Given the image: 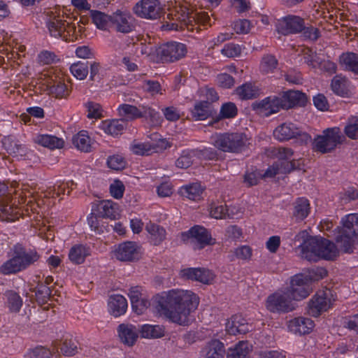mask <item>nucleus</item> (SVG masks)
I'll return each mask as SVG.
<instances>
[{"instance_id":"nucleus-1","label":"nucleus","mask_w":358,"mask_h":358,"mask_svg":"<svg viewBox=\"0 0 358 358\" xmlns=\"http://www.w3.org/2000/svg\"><path fill=\"white\" fill-rule=\"evenodd\" d=\"M134 13L146 19H157L163 15L169 21L163 25L167 30L193 31L197 25H211L210 16L205 12L189 11L186 7L169 9L166 13L158 0H142L134 8Z\"/></svg>"},{"instance_id":"nucleus-2","label":"nucleus","mask_w":358,"mask_h":358,"mask_svg":"<svg viewBox=\"0 0 358 358\" xmlns=\"http://www.w3.org/2000/svg\"><path fill=\"white\" fill-rule=\"evenodd\" d=\"M158 313L171 322L186 326L189 315L199 305V299L192 292L171 289L158 294L155 298Z\"/></svg>"},{"instance_id":"nucleus-3","label":"nucleus","mask_w":358,"mask_h":358,"mask_svg":"<svg viewBox=\"0 0 358 358\" xmlns=\"http://www.w3.org/2000/svg\"><path fill=\"white\" fill-rule=\"evenodd\" d=\"M296 242H301V257L310 262H317L320 258L334 259L338 253L334 243L322 237L309 236L306 231H301L294 238Z\"/></svg>"},{"instance_id":"nucleus-4","label":"nucleus","mask_w":358,"mask_h":358,"mask_svg":"<svg viewBox=\"0 0 358 358\" xmlns=\"http://www.w3.org/2000/svg\"><path fill=\"white\" fill-rule=\"evenodd\" d=\"M210 141L219 150L236 154L246 150L250 144L246 134L241 132L215 134Z\"/></svg>"},{"instance_id":"nucleus-5","label":"nucleus","mask_w":358,"mask_h":358,"mask_svg":"<svg viewBox=\"0 0 358 358\" xmlns=\"http://www.w3.org/2000/svg\"><path fill=\"white\" fill-rule=\"evenodd\" d=\"M342 227L336 228L335 240L337 245L345 252L350 253L358 236V214H349L341 220Z\"/></svg>"},{"instance_id":"nucleus-6","label":"nucleus","mask_w":358,"mask_h":358,"mask_svg":"<svg viewBox=\"0 0 358 358\" xmlns=\"http://www.w3.org/2000/svg\"><path fill=\"white\" fill-rule=\"evenodd\" d=\"M344 140L345 136L338 127L327 128L322 131V134L315 137L314 149L323 154L329 153L334 150Z\"/></svg>"},{"instance_id":"nucleus-7","label":"nucleus","mask_w":358,"mask_h":358,"mask_svg":"<svg viewBox=\"0 0 358 358\" xmlns=\"http://www.w3.org/2000/svg\"><path fill=\"white\" fill-rule=\"evenodd\" d=\"M46 26L50 34L55 38H62L67 41L72 40V36L76 27L71 25L66 20H62L59 15H56L52 12H48L46 19Z\"/></svg>"},{"instance_id":"nucleus-8","label":"nucleus","mask_w":358,"mask_h":358,"mask_svg":"<svg viewBox=\"0 0 358 358\" xmlns=\"http://www.w3.org/2000/svg\"><path fill=\"white\" fill-rule=\"evenodd\" d=\"M273 136L280 141L299 138L302 143H307L311 141V136L308 133L292 122H285L277 127L273 131Z\"/></svg>"},{"instance_id":"nucleus-9","label":"nucleus","mask_w":358,"mask_h":358,"mask_svg":"<svg viewBox=\"0 0 358 358\" xmlns=\"http://www.w3.org/2000/svg\"><path fill=\"white\" fill-rule=\"evenodd\" d=\"M285 290L293 301H300L308 297L313 289L308 275L296 274L291 278L290 285Z\"/></svg>"},{"instance_id":"nucleus-10","label":"nucleus","mask_w":358,"mask_h":358,"mask_svg":"<svg viewBox=\"0 0 358 358\" xmlns=\"http://www.w3.org/2000/svg\"><path fill=\"white\" fill-rule=\"evenodd\" d=\"M266 306L270 312L278 313H288L295 309L294 301L286 290L268 296Z\"/></svg>"},{"instance_id":"nucleus-11","label":"nucleus","mask_w":358,"mask_h":358,"mask_svg":"<svg viewBox=\"0 0 358 358\" xmlns=\"http://www.w3.org/2000/svg\"><path fill=\"white\" fill-rule=\"evenodd\" d=\"M335 301L333 292L329 289L321 290L316 293L309 302V314L317 317L323 311H327Z\"/></svg>"},{"instance_id":"nucleus-12","label":"nucleus","mask_w":358,"mask_h":358,"mask_svg":"<svg viewBox=\"0 0 358 358\" xmlns=\"http://www.w3.org/2000/svg\"><path fill=\"white\" fill-rule=\"evenodd\" d=\"M181 240L184 243H196L197 247L195 249H202L206 245L214 243L208 230L199 225H195L189 230L181 233Z\"/></svg>"},{"instance_id":"nucleus-13","label":"nucleus","mask_w":358,"mask_h":358,"mask_svg":"<svg viewBox=\"0 0 358 358\" xmlns=\"http://www.w3.org/2000/svg\"><path fill=\"white\" fill-rule=\"evenodd\" d=\"M275 30L278 33L287 36L301 33L304 27V19L294 15H288L278 19L275 24Z\"/></svg>"},{"instance_id":"nucleus-14","label":"nucleus","mask_w":358,"mask_h":358,"mask_svg":"<svg viewBox=\"0 0 358 358\" xmlns=\"http://www.w3.org/2000/svg\"><path fill=\"white\" fill-rule=\"evenodd\" d=\"M252 108L259 115L268 117L283 109V104L280 95L270 96L264 99L255 101L252 104Z\"/></svg>"},{"instance_id":"nucleus-15","label":"nucleus","mask_w":358,"mask_h":358,"mask_svg":"<svg viewBox=\"0 0 358 358\" xmlns=\"http://www.w3.org/2000/svg\"><path fill=\"white\" fill-rule=\"evenodd\" d=\"M187 53L186 45L181 43L170 42L159 47L157 55L164 62H173L184 57Z\"/></svg>"},{"instance_id":"nucleus-16","label":"nucleus","mask_w":358,"mask_h":358,"mask_svg":"<svg viewBox=\"0 0 358 358\" xmlns=\"http://www.w3.org/2000/svg\"><path fill=\"white\" fill-rule=\"evenodd\" d=\"M115 257L121 262H135L141 257V247L136 243L127 241L119 244L114 250Z\"/></svg>"},{"instance_id":"nucleus-17","label":"nucleus","mask_w":358,"mask_h":358,"mask_svg":"<svg viewBox=\"0 0 358 358\" xmlns=\"http://www.w3.org/2000/svg\"><path fill=\"white\" fill-rule=\"evenodd\" d=\"M111 28L117 32L128 34L134 28L133 18L127 13L117 10L112 14Z\"/></svg>"},{"instance_id":"nucleus-18","label":"nucleus","mask_w":358,"mask_h":358,"mask_svg":"<svg viewBox=\"0 0 358 358\" xmlns=\"http://www.w3.org/2000/svg\"><path fill=\"white\" fill-rule=\"evenodd\" d=\"M274 155L278 159V164L284 173H289L299 166L298 161L292 159L294 152L291 148L280 147L276 149Z\"/></svg>"},{"instance_id":"nucleus-19","label":"nucleus","mask_w":358,"mask_h":358,"mask_svg":"<svg viewBox=\"0 0 358 358\" xmlns=\"http://www.w3.org/2000/svg\"><path fill=\"white\" fill-rule=\"evenodd\" d=\"M141 110L137 107L129 104H122L118 107L119 115L122 117L125 121L133 120L144 115L155 116V111L150 107H143Z\"/></svg>"},{"instance_id":"nucleus-20","label":"nucleus","mask_w":358,"mask_h":358,"mask_svg":"<svg viewBox=\"0 0 358 358\" xmlns=\"http://www.w3.org/2000/svg\"><path fill=\"white\" fill-rule=\"evenodd\" d=\"M280 95L282 98L284 110L295 106H304L307 102L306 94L298 90H288Z\"/></svg>"},{"instance_id":"nucleus-21","label":"nucleus","mask_w":358,"mask_h":358,"mask_svg":"<svg viewBox=\"0 0 358 358\" xmlns=\"http://www.w3.org/2000/svg\"><path fill=\"white\" fill-rule=\"evenodd\" d=\"M182 278L209 284L213 279V273L208 269L201 268H187L180 271Z\"/></svg>"},{"instance_id":"nucleus-22","label":"nucleus","mask_w":358,"mask_h":358,"mask_svg":"<svg viewBox=\"0 0 358 358\" xmlns=\"http://www.w3.org/2000/svg\"><path fill=\"white\" fill-rule=\"evenodd\" d=\"M2 143L6 152L13 157H25L29 152L28 148L13 136H5Z\"/></svg>"},{"instance_id":"nucleus-23","label":"nucleus","mask_w":358,"mask_h":358,"mask_svg":"<svg viewBox=\"0 0 358 358\" xmlns=\"http://www.w3.org/2000/svg\"><path fill=\"white\" fill-rule=\"evenodd\" d=\"M117 333L122 343L132 346L138 337L139 329L130 324H121L117 327Z\"/></svg>"},{"instance_id":"nucleus-24","label":"nucleus","mask_w":358,"mask_h":358,"mask_svg":"<svg viewBox=\"0 0 358 358\" xmlns=\"http://www.w3.org/2000/svg\"><path fill=\"white\" fill-rule=\"evenodd\" d=\"M288 327L294 334H306L313 329L314 322L310 318L300 317L291 320L289 322Z\"/></svg>"},{"instance_id":"nucleus-25","label":"nucleus","mask_w":358,"mask_h":358,"mask_svg":"<svg viewBox=\"0 0 358 358\" xmlns=\"http://www.w3.org/2000/svg\"><path fill=\"white\" fill-rule=\"evenodd\" d=\"M24 270L25 268L20 259L16 248L14 249L12 258L4 262L0 267V272L4 275L14 274Z\"/></svg>"},{"instance_id":"nucleus-26","label":"nucleus","mask_w":358,"mask_h":358,"mask_svg":"<svg viewBox=\"0 0 358 358\" xmlns=\"http://www.w3.org/2000/svg\"><path fill=\"white\" fill-rule=\"evenodd\" d=\"M226 331L231 335L245 334L250 331L246 320L241 315H234L226 323Z\"/></svg>"},{"instance_id":"nucleus-27","label":"nucleus","mask_w":358,"mask_h":358,"mask_svg":"<svg viewBox=\"0 0 358 358\" xmlns=\"http://www.w3.org/2000/svg\"><path fill=\"white\" fill-rule=\"evenodd\" d=\"M338 62L344 71L358 76V54L352 52H343L339 56Z\"/></svg>"},{"instance_id":"nucleus-28","label":"nucleus","mask_w":358,"mask_h":358,"mask_svg":"<svg viewBox=\"0 0 358 358\" xmlns=\"http://www.w3.org/2000/svg\"><path fill=\"white\" fill-rule=\"evenodd\" d=\"M110 313L115 317H119L125 313L127 309V299L120 294H113L108 299Z\"/></svg>"},{"instance_id":"nucleus-29","label":"nucleus","mask_w":358,"mask_h":358,"mask_svg":"<svg viewBox=\"0 0 358 358\" xmlns=\"http://www.w3.org/2000/svg\"><path fill=\"white\" fill-rule=\"evenodd\" d=\"M90 255V248L82 244L73 245L69 252L70 261L75 264H83L85 258Z\"/></svg>"},{"instance_id":"nucleus-30","label":"nucleus","mask_w":358,"mask_h":358,"mask_svg":"<svg viewBox=\"0 0 358 358\" xmlns=\"http://www.w3.org/2000/svg\"><path fill=\"white\" fill-rule=\"evenodd\" d=\"M252 346L248 341H239L227 352V358H247L252 351Z\"/></svg>"},{"instance_id":"nucleus-31","label":"nucleus","mask_w":358,"mask_h":358,"mask_svg":"<svg viewBox=\"0 0 358 358\" xmlns=\"http://www.w3.org/2000/svg\"><path fill=\"white\" fill-rule=\"evenodd\" d=\"M145 229L150 234V242L155 245H159L166 238V230L160 225L150 222L147 224Z\"/></svg>"},{"instance_id":"nucleus-32","label":"nucleus","mask_w":358,"mask_h":358,"mask_svg":"<svg viewBox=\"0 0 358 358\" xmlns=\"http://www.w3.org/2000/svg\"><path fill=\"white\" fill-rule=\"evenodd\" d=\"M92 211H96L97 215L101 217L115 219L117 205L111 201H102L96 205V209L92 208Z\"/></svg>"},{"instance_id":"nucleus-33","label":"nucleus","mask_w":358,"mask_h":358,"mask_svg":"<svg viewBox=\"0 0 358 358\" xmlns=\"http://www.w3.org/2000/svg\"><path fill=\"white\" fill-rule=\"evenodd\" d=\"M74 182L71 180L66 182H57L53 186L50 187L45 192V196L46 197H56L59 196L61 194H69L71 190L73 189Z\"/></svg>"},{"instance_id":"nucleus-34","label":"nucleus","mask_w":358,"mask_h":358,"mask_svg":"<svg viewBox=\"0 0 358 358\" xmlns=\"http://www.w3.org/2000/svg\"><path fill=\"white\" fill-rule=\"evenodd\" d=\"M35 142L51 150L62 148L64 144V141L62 138L48 134L38 135L35 138Z\"/></svg>"},{"instance_id":"nucleus-35","label":"nucleus","mask_w":358,"mask_h":358,"mask_svg":"<svg viewBox=\"0 0 358 358\" xmlns=\"http://www.w3.org/2000/svg\"><path fill=\"white\" fill-rule=\"evenodd\" d=\"M90 15L93 23L96 27L102 30H107L111 28L112 15H107L101 11L90 10Z\"/></svg>"},{"instance_id":"nucleus-36","label":"nucleus","mask_w":358,"mask_h":358,"mask_svg":"<svg viewBox=\"0 0 358 358\" xmlns=\"http://www.w3.org/2000/svg\"><path fill=\"white\" fill-rule=\"evenodd\" d=\"M16 248L20 259L24 264L25 269L34 265L40 259V255L35 250H27L22 247H16Z\"/></svg>"},{"instance_id":"nucleus-37","label":"nucleus","mask_w":358,"mask_h":358,"mask_svg":"<svg viewBox=\"0 0 358 358\" xmlns=\"http://www.w3.org/2000/svg\"><path fill=\"white\" fill-rule=\"evenodd\" d=\"M205 358H223L225 352L224 344L219 340H213L203 349Z\"/></svg>"},{"instance_id":"nucleus-38","label":"nucleus","mask_w":358,"mask_h":358,"mask_svg":"<svg viewBox=\"0 0 358 358\" xmlns=\"http://www.w3.org/2000/svg\"><path fill=\"white\" fill-rule=\"evenodd\" d=\"M127 126L126 121L124 119L113 120L111 121H105L102 123L101 129L105 133L112 136L121 134Z\"/></svg>"},{"instance_id":"nucleus-39","label":"nucleus","mask_w":358,"mask_h":358,"mask_svg":"<svg viewBox=\"0 0 358 358\" xmlns=\"http://www.w3.org/2000/svg\"><path fill=\"white\" fill-rule=\"evenodd\" d=\"M203 190L201 185L196 182L181 187L179 193L189 200L196 201L201 197Z\"/></svg>"},{"instance_id":"nucleus-40","label":"nucleus","mask_w":358,"mask_h":358,"mask_svg":"<svg viewBox=\"0 0 358 358\" xmlns=\"http://www.w3.org/2000/svg\"><path fill=\"white\" fill-rule=\"evenodd\" d=\"M293 215L298 220H303L310 213V203L306 198H298L294 203Z\"/></svg>"},{"instance_id":"nucleus-41","label":"nucleus","mask_w":358,"mask_h":358,"mask_svg":"<svg viewBox=\"0 0 358 358\" xmlns=\"http://www.w3.org/2000/svg\"><path fill=\"white\" fill-rule=\"evenodd\" d=\"M211 106L209 101L196 103L192 110V116L195 120H203L211 115Z\"/></svg>"},{"instance_id":"nucleus-42","label":"nucleus","mask_w":358,"mask_h":358,"mask_svg":"<svg viewBox=\"0 0 358 358\" xmlns=\"http://www.w3.org/2000/svg\"><path fill=\"white\" fill-rule=\"evenodd\" d=\"M139 333L143 338H158L164 336V328L160 325L146 324L141 327Z\"/></svg>"},{"instance_id":"nucleus-43","label":"nucleus","mask_w":358,"mask_h":358,"mask_svg":"<svg viewBox=\"0 0 358 358\" xmlns=\"http://www.w3.org/2000/svg\"><path fill=\"white\" fill-rule=\"evenodd\" d=\"M331 87L335 94L344 96L348 91V80L345 76H343L341 74L336 75L331 80Z\"/></svg>"},{"instance_id":"nucleus-44","label":"nucleus","mask_w":358,"mask_h":358,"mask_svg":"<svg viewBox=\"0 0 358 358\" xmlns=\"http://www.w3.org/2000/svg\"><path fill=\"white\" fill-rule=\"evenodd\" d=\"M73 145L80 150L88 152L91 151L90 138L86 131H81L73 137Z\"/></svg>"},{"instance_id":"nucleus-45","label":"nucleus","mask_w":358,"mask_h":358,"mask_svg":"<svg viewBox=\"0 0 358 358\" xmlns=\"http://www.w3.org/2000/svg\"><path fill=\"white\" fill-rule=\"evenodd\" d=\"M210 215L215 219H234V208H228L225 204H214L210 207Z\"/></svg>"},{"instance_id":"nucleus-46","label":"nucleus","mask_w":358,"mask_h":358,"mask_svg":"<svg viewBox=\"0 0 358 358\" xmlns=\"http://www.w3.org/2000/svg\"><path fill=\"white\" fill-rule=\"evenodd\" d=\"M240 99L248 100L256 98L259 95V90L251 83H245L236 89Z\"/></svg>"},{"instance_id":"nucleus-47","label":"nucleus","mask_w":358,"mask_h":358,"mask_svg":"<svg viewBox=\"0 0 358 358\" xmlns=\"http://www.w3.org/2000/svg\"><path fill=\"white\" fill-rule=\"evenodd\" d=\"M196 159L194 149L183 150L181 155L176 162L177 167L180 169H187Z\"/></svg>"},{"instance_id":"nucleus-48","label":"nucleus","mask_w":358,"mask_h":358,"mask_svg":"<svg viewBox=\"0 0 358 358\" xmlns=\"http://www.w3.org/2000/svg\"><path fill=\"white\" fill-rule=\"evenodd\" d=\"M37 302L42 305L46 303L51 296V289L43 283H38L33 290Z\"/></svg>"},{"instance_id":"nucleus-49","label":"nucleus","mask_w":358,"mask_h":358,"mask_svg":"<svg viewBox=\"0 0 358 358\" xmlns=\"http://www.w3.org/2000/svg\"><path fill=\"white\" fill-rule=\"evenodd\" d=\"M70 71L77 79L84 80L88 73V62H78L71 65Z\"/></svg>"},{"instance_id":"nucleus-50","label":"nucleus","mask_w":358,"mask_h":358,"mask_svg":"<svg viewBox=\"0 0 358 358\" xmlns=\"http://www.w3.org/2000/svg\"><path fill=\"white\" fill-rule=\"evenodd\" d=\"M344 132L350 139H358V117L352 116L348 118L344 128Z\"/></svg>"},{"instance_id":"nucleus-51","label":"nucleus","mask_w":358,"mask_h":358,"mask_svg":"<svg viewBox=\"0 0 358 358\" xmlns=\"http://www.w3.org/2000/svg\"><path fill=\"white\" fill-rule=\"evenodd\" d=\"M150 142H137L134 141L130 146L131 150L134 154L138 155H150L152 154V148Z\"/></svg>"},{"instance_id":"nucleus-52","label":"nucleus","mask_w":358,"mask_h":358,"mask_svg":"<svg viewBox=\"0 0 358 358\" xmlns=\"http://www.w3.org/2000/svg\"><path fill=\"white\" fill-rule=\"evenodd\" d=\"M278 66V60L274 55H266L261 61L260 69L262 72L268 73L272 72Z\"/></svg>"},{"instance_id":"nucleus-53","label":"nucleus","mask_w":358,"mask_h":358,"mask_svg":"<svg viewBox=\"0 0 358 358\" xmlns=\"http://www.w3.org/2000/svg\"><path fill=\"white\" fill-rule=\"evenodd\" d=\"M55 349H48L43 346H37L33 349H29L27 356L29 358H50L54 352Z\"/></svg>"},{"instance_id":"nucleus-54","label":"nucleus","mask_w":358,"mask_h":358,"mask_svg":"<svg viewBox=\"0 0 358 358\" xmlns=\"http://www.w3.org/2000/svg\"><path fill=\"white\" fill-rule=\"evenodd\" d=\"M303 59L304 63L313 69L317 68L321 59L320 56L315 52H313L312 50L308 48L304 50Z\"/></svg>"},{"instance_id":"nucleus-55","label":"nucleus","mask_w":358,"mask_h":358,"mask_svg":"<svg viewBox=\"0 0 358 358\" xmlns=\"http://www.w3.org/2000/svg\"><path fill=\"white\" fill-rule=\"evenodd\" d=\"M8 303L10 310L17 312L20 310L22 300L20 296L15 292L10 291L7 293Z\"/></svg>"},{"instance_id":"nucleus-56","label":"nucleus","mask_w":358,"mask_h":358,"mask_svg":"<svg viewBox=\"0 0 358 358\" xmlns=\"http://www.w3.org/2000/svg\"><path fill=\"white\" fill-rule=\"evenodd\" d=\"M60 349L65 356H72L77 352V342L72 339L66 338Z\"/></svg>"},{"instance_id":"nucleus-57","label":"nucleus","mask_w":358,"mask_h":358,"mask_svg":"<svg viewBox=\"0 0 358 358\" xmlns=\"http://www.w3.org/2000/svg\"><path fill=\"white\" fill-rule=\"evenodd\" d=\"M196 159H214L217 158V151L212 148H203V149H194Z\"/></svg>"},{"instance_id":"nucleus-58","label":"nucleus","mask_w":358,"mask_h":358,"mask_svg":"<svg viewBox=\"0 0 358 358\" xmlns=\"http://www.w3.org/2000/svg\"><path fill=\"white\" fill-rule=\"evenodd\" d=\"M155 136V140L152 141H150L151 146L153 148L152 150V154L154 152H159L164 150H166L168 148H170L171 145L164 138H157L159 135L157 134H153Z\"/></svg>"},{"instance_id":"nucleus-59","label":"nucleus","mask_w":358,"mask_h":358,"mask_svg":"<svg viewBox=\"0 0 358 358\" xmlns=\"http://www.w3.org/2000/svg\"><path fill=\"white\" fill-rule=\"evenodd\" d=\"M107 164L110 169L118 171L125 167L126 162L120 155H113L108 158Z\"/></svg>"},{"instance_id":"nucleus-60","label":"nucleus","mask_w":358,"mask_h":358,"mask_svg":"<svg viewBox=\"0 0 358 358\" xmlns=\"http://www.w3.org/2000/svg\"><path fill=\"white\" fill-rule=\"evenodd\" d=\"M237 115V108L234 103H224L220 109V115L223 118H233Z\"/></svg>"},{"instance_id":"nucleus-61","label":"nucleus","mask_w":358,"mask_h":358,"mask_svg":"<svg viewBox=\"0 0 358 358\" xmlns=\"http://www.w3.org/2000/svg\"><path fill=\"white\" fill-rule=\"evenodd\" d=\"M221 52L222 55L227 56V57H235L241 55V46L238 44L227 43L224 45Z\"/></svg>"},{"instance_id":"nucleus-62","label":"nucleus","mask_w":358,"mask_h":358,"mask_svg":"<svg viewBox=\"0 0 358 358\" xmlns=\"http://www.w3.org/2000/svg\"><path fill=\"white\" fill-rule=\"evenodd\" d=\"M217 85L224 89L232 87L235 84L234 78L228 73H221L217 76Z\"/></svg>"},{"instance_id":"nucleus-63","label":"nucleus","mask_w":358,"mask_h":358,"mask_svg":"<svg viewBox=\"0 0 358 358\" xmlns=\"http://www.w3.org/2000/svg\"><path fill=\"white\" fill-rule=\"evenodd\" d=\"M251 28L250 21L243 19L234 22L233 29L238 34H248Z\"/></svg>"},{"instance_id":"nucleus-64","label":"nucleus","mask_w":358,"mask_h":358,"mask_svg":"<svg viewBox=\"0 0 358 358\" xmlns=\"http://www.w3.org/2000/svg\"><path fill=\"white\" fill-rule=\"evenodd\" d=\"M262 178V173L257 169L252 171L251 172L247 171L244 175V182L248 186H253L257 184L259 180Z\"/></svg>"}]
</instances>
